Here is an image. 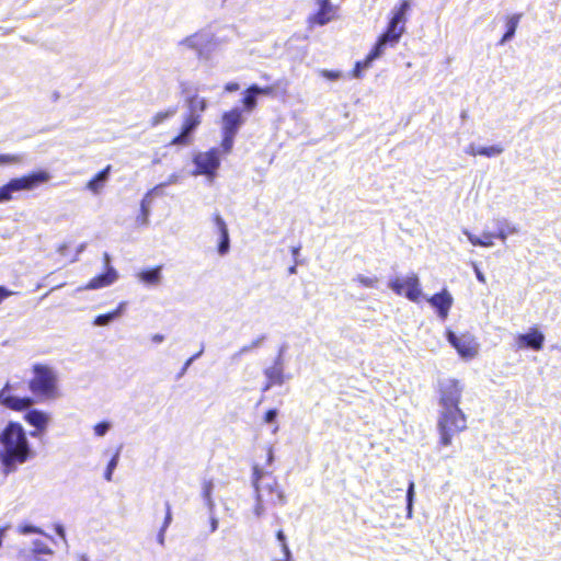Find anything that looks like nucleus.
Returning <instances> with one entry per match:
<instances>
[{"label": "nucleus", "instance_id": "864d4df0", "mask_svg": "<svg viewBox=\"0 0 561 561\" xmlns=\"http://www.w3.org/2000/svg\"><path fill=\"white\" fill-rule=\"evenodd\" d=\"M282 551L284 554V561H294L291 551L287 543L282 545Z\"/></svg>", "mask_w": 561, "mask_h": 561}, {"label": "nucleus", "instance_id": "c85d7f7f", "mask_svg": "<svg viewBox=\"0 0 561 561\" xmlns=\"http://www.w3.org/2000/svg\"><path fill=\"white\" fill-rule=\"evenodd\" d=\"M256 84L250 85L244 92L242 98L243 108L247 112H252L257 104V93L255 92Z\"/></svg>", "mask_w": 561, "mask_h": 561}, {"label": "nucleus", "instance_id": "4be33fe9", "mask_svg": "<svg viewBox=\"0 0 561 561\" xmlns=\"http://www.w3.org/2000/svg\"><path fill=\"white\" fill-rule=\"evenodd\" d=\"M496 228L495 237L502 242H505L510 234L518 233L519 229L517 226L510 222L506 218H497L494 220Z\"/></svg>", "mask_w": 561, "mask_h": 561}, {"label": "nucleus", "instance_id": "de8ad7c7", "mask_svg": "<svg viewBox=\"0 0 561 561\" xmlns=\"http://www.w3.org/2000/svg\"><path fill=\"white\" fill-rule=\"evenodd\" d=\"M180 89L182 94L187 98L188 95H192L194 92L197 93V88L192 87L190 82L181 81L180 82Z\"/></svg>", "mask_w": 561, "mask_h": 561}, {"label": "nucleus", "instance_id": "5fc2aeb1", "mask_svg": "<svg viewBox=\"0 0 561 561\" xmlns=\"http://www.w3.org/2000/svg\"><path fill=\"white\" fill-rule=\"evenodd\" d=\"M192 359H187L184 365L182 366L181 370L176 375V379H181L187 371L188 367L192 365Z\"/></svg>", "mask_w": 561, "mask_h": 561}, {"label": "nucleus", "instance_id": "7ed1b4c3", "mask_svg": "<svg viewBox=\"0 0 561 561\" xmlns=\"http://www.w3.org/2000/svg\"><path fill=\"white\" fill-rule=\"evenodd\" d=\"M252 485L254 494L263 499L267 504L273 506H284L287 504V496L276 478L257 465L253 466L252 469Z\"/></svg>", "mask_w": 561, "mask_h": 561}, {"label": "nucleus", "instance_id": "f257e3e1", "mask_svg": "<svg viewBox=\"0 0 561 561\" xmlns=\"http://www.w3.org/2000/svg\"><path fill=\"white\" fill-rule=\"evenodd\" d=\"M462 391V385L456 379H445L438 385L437 430L443 446H449L454 435L467 428V417L459 408Z\"/></svg>", "mask_w": 561, "mask_h": 561}, {"label": "nucleus", "instance_id": "b1692460", "mask_svg": "<svg viewBox=\"0 0 561 561\" xmlns=\"http://www.w3.org/2000/svg\"><path fill=\"white\" fill-rule=\"evenodd\" d=\"M381 55L382 53L379 50V47L374 46L364 60L356 61L355 67L353 69V77L360 78L362 72L368 69L371 66L373 61L381 57Z\"/></svg>", "mask_w": 561, "mask_h": 561}, {"label": "nucleus", "instance_id": "052dcab7", "mask_svg": "<svg viewBox=\"0 0 561 561\" xmlns=\"http://www.w3.org/2000/svg\"><path fill=\"white\" fill-rule=\"evenodd\" d=\"M12 293L4 286H0V304L8 298Z\"/></svg>", "mask_w": 561, "mask_h": 561}, {"label": "nucleus", "instance_id": "4468645a", "mask_svg": "<svg viewBox=\"0 0 561 561\" xmlns=\"http://www.w3.org/2000/svg\"><path fill=\"white\" fill-rule=\"evenodd\" d=\"M427 301L436 310L437 316L442 320H445L454 304V298L450 293L444 288L442 291L430 297Z\"/></svg>", "mask_w": 561, "mask_h": 561}, {"label": "nucleus", "instance_id": "c03bdc74", "mask_svg": "<svg viewBox=\"0 0 561 561\" xmlns=\"http://www.w3.org/2000/svg\"><path fill=\"white\" fill-rule=\"evenodd\" d=\"M19 533L22 535H31V534L46 535L39 527L31 525V524L20 525Z\"/></svg>", "mask_w": 561, "mask_h": 561}, {"label": "nucleus", "instance_id": "69168bd1", "mask_svg": "<svg viewBox=\"0 0 561 561\" xmlns=\"http://www.w3.org/2000/svg\"><path fill=\"white\" fill-rule=\"evenodd\" d=\"M276 539L280 542V546L284 545V543H287L286 542V536H285L283 530H278L276 533Z\"/></svg>", "mask_w": 561, "mask_h": 561}, {"label": "nucleus", "instance_id": "ea45409f", "mask_svg": "<svg viewBox=\"0 0 561 561\" xmlns=\"http://www.w3.org/2000/svg\"><path fill=\"white\" fill-rule=\"evenodd\" d=\"M234 135L222 134L221 148L225 153L231 152L234 144Z\"/></svg>", "mask_w": 561, "mask_h": 561}, {"label": "nucleus", "instance_id": "cd10ccee", "mask_svg": "<svg viewBox=\"0 0 561 561\" xmlns=\"http://www.w3.org/2000/svg\"><path fill=\"white\" fill-rule=\"evenodd\" d=\"M154 191L151 190L141 199L140 203V215L137 217L136 221L139 225L147 226L149 224V215H150V204H151V194Z\"/></svg>", "mask_w": 561, "mask_h": 561}, {"label": "nucleus", "instance_id": "423d86ee", "mask_svg": "<svg viewBox=\"0 0 561 561\" xmlns=\"http://www.w3.org/2000/svg\"><path fill=\"white\" fill-rule=\"evenodd\" d=\"M22 387L23 382L21 381H7L2 389L0 390V405L18 412H21L34 405L35 399L33 397H21L15 393Z\"/></svg>", "mask_w": 561, "mask_h": 561}, {"label": "nucleus", "instance_id": "2eb2a0df", "mask_svg": "<svg viewBox=\"0 0 561 561\" xmlns=\"http://www.w3.org/2000/svg\"><path fill=\"white\" fill-rule=\"evenodd\" d=\"M545 335L536 328L530 329L528 332L518 334L516 343L518 348H530L540 351L543 346Z\"/></svg>", "mask_w": 561, "mask_h": 561}, {"label": "nucleus", "instance_id": "0eeeda50", "mask_svg": "<svg viewBox=\"0 0 561 561\" xmlns=\"http://www.w3.org/2000/svg\"><path fill=\"white\" fill-rule=\"evenodd\" d=\"M193 163L195 164V170L192 172L194 176L204 175L213 182L221 163L219 149L211 148L205 152H197L193 157Z\"/></svg>", "mask_w": 561, "mask_h": 561}, {"label": "nucleus", "instance_id": "ddd939ff", "mask_svg": "<svg viewBox=\"0 0 561 561\" xmlns=\"http://www.w3.org/2000/svg\"><path fill=\"white\" fill-rule=\"evenodd\" d=\"M243 124L244 118L242 116V110L240 107H233L222 114L221 133L237 136Z\"/></svg>", "mask_w": 561, "mask_h": 561}, {"label": "nucleus", "instance_id": "37998d69", "mask_svg": "<svg viewBox=\"0 0 561 561\" xmlns=\"http://www.w3.org/2000/svg\"><path fill=\"white\" fill-rule=\"evenodd\" d=\"M23 154H0V165L20 163L23 161Z\"/></svg>", "mask_w": 561, "mask_h": 561}, {"label": "nucleus", "instance_id": "774afa93", "mask_svg": "<svg viewBox=\"0 0 561 561\" xmlns=\"http://www.w3.org/2000/svg\"><path fill=\"white\" fill-rule=\"evenodd\" d=\"M481 238H482V240L492 241V239H493V238H496V237H495V233H493V232L484 231V232L482 233V237H481Z\"/></svg>", "mask_w": 561, "mask_h": 561}, {"label": "nucleus", "instance_id": "473e14b6", "mask_svg": "<svg viewBox=\"0 0 561 561\" xmlns=\"http://www.w3.org/2000/svg\"><path fill=\"white\" fill-rule=\"evenodd\" d=\"M266 335L262 334L255 340H253L250 344L243 345L238 352H236L232 356V360H238L243 354H247L255 348H259L263 342L265 341Z\"/></svg>", "mask_w": 561, "mask_h": 561}, {"label": "nucleus", "instance_id": "338daca9", "mask_svg": "<svg viewBox=\"0 0 561 561\" xmlns=\"http://www.w3.org/2000/svg\"><path fill=\"white\" fill-rule=\"evenodd\" d=\"M103 263H104L105 270H107L108 266H112L111 265V256L107 252H104V254H103Z\"/></svg>", "mask_w": 561, "mask_h": 561}, {"label": "nucleus", "instance_id": "dca6fc26", "mask_svg": "<svg viewBox=\"0 0 561 561\" xmlns=\"http://www.w3.org/2000/svg\"><path fill=\"white\" fill-rule=\"evenodd\" d=\"M214 224L216 231L219 234V241L217 245L218 254L224 256L230 251V237L226 221L219 213L214 214Z\"/></svg>", "mask_w": 561, "mask_h": 561}, {"label": "nucleus", "instance_id": "0e129e2a", "mask_svg": "<svg viewBox=\"0 0 561 561\" xmlns=\"http://www.w3.org/2000/svg\"><path fill=\"white\" fill-rule=\"evenodd\" d=\"M151 341L154 343V344H160L164 341V335L161 334V333H156L151 336Z\"/></svg>", "mask_w": 561, "mask_h": 561}, {"label": "nucleus", "instance_id": "a18cd8bd", "mask_svg": "<svg viewBox=\"0 0 561 561\" xmlns=\"http://www.w3.org/2000/svg\"><path fill=\"white\" fill-rule=\"evenodd\" d=\"M265 503L266 502L263 499L255 495V505L253 508V513L257 518H261L265 514V512H266Z\"/></svg>", "mask_w": 561, "mask_h": 561}, {"label": "nucleus", "instance_id": "bb28decb", "mask_svg": "<svg viewBox=\"0 0 561 561\" xmlns=\"http://www.w3.org/2000/svg\"><path fill=\"white\" fill-rule=\"evenodd\" d=\"M523 14L522 13H515L511 16L507 18L506 20V31L504 33V35L502 36L501 41H500V45H504L505 43L510 42L511 39H513V37L515 36V33H516V30H517V26H518V23L522 19Z\"/></svg>", "mask_w": 561, "mask_h": 561}, {"label": "nucleus", "instance_id": "20e7f679", "mask_svg": "<svg viewBox=\"0 0 561 561\" xmlns=\"http://www.w3.org/2000/svg\"><path fill=\"white\" fill-rule=\"evenodd\" d=\"M33 377L28 381V389L38 401L56 399L58 392V377L56 371L44 364H34Z\"/></svg>", "mask_w": 561, "mask_h": 561}, {"label": "nucleus", "instance_id": "9b49d317", "mask_svg": "<svg viewBox=\"0 0 561 561\" xmlns=\"http://www.w3.org/2000/svg\"><path fill=\"white\" fill-rule=\"evenodd\" d=\"M405 25L400 22L389 21L387 30L378 37L375 47L383 54L387 46L393 47L401 38Z\"/></svg>", "mask_w": 561, "mask_h": 561}, {"label": "nucleus", "instance_id": "aec40b11", "mask_svg": "<svg viewBox=\"0 0 561 561\" xmlns=\"http://www.w3.org/2000/svg\"><path fill=\"white\" fill-rule=\"evenodd\" d=\"M112 165H106L99 171L87 184L85 188L94 195H99L110 180Z\"/></svg>", "mask_w": 561, "mask_h": 561}, {"label": "nucleus", "instance_id": "3c124183", "mask_svg": "<svg viewBox=\"0 0 561 561\" xmlns=\"http://www.w3.org/2000/svg\"><path fill=\"white\" fill-rule=\"evenodd\" d=\"M255 92L257 93V95H272L274 94L275 92V88L272 87V85H267V87H260L256 84V89H255Z\"/></svg>", "mask_w": 561, "mask_h": 561}, {"label": "nucleus", "instance_id": "6ab92c4d", "mask_svg": "<svg viewBox=\"0 0 561 561\" xmlns=\"http://www.w3.org/2000/svg\"><path fill=\"white\" fill-rule=\"evenodd\" d=\"M185 106L187 111L185 115L202 119V114L207 110L208 103L205 98L194 92L185 98Z\"/></svg>", "mask_w": 561, "mask_h": 561}, {"label": "nucleus", "instance_id": "680f3d73", "mask_svg": "<svg viewBox=\"0 0 561 561\" xmlns=\"http://www.w3.org/2000/svg\"><path fill=\"white\" fill-rule=\"evenodd\" d=\"M225 90L227 92H234V91L239 90V84L237 82H228L225 85Z\"/></svg>", "mask_w": 561, "mask_h": 561}, {"label": "nucleus", "instance_id": "f3484780", "mask_svg": "<svg viewBox=\"0 0 561 561\" xmlns=\"http://www.w3.org/2000/svg\"><path fill=\"white\" fill-rule=\"evenodd\" d=\"M117 278H118L117 271L113 266H108V268L105 270L104 273L91 278L84 287H80L78 290H82V289L92 290V289L103 288V287L110 286L113 283H115Z\"/></svg>", "mask_w": 561, "mask_h": 561}, {"label": "nucleus", "instance_id": "8fccbe9b", "mask_svg": "<svg viewBox=\"0 0 561 561\" xmlns=\"http://www.w3.org/2000/svg\"><path fill=\"white\" fill-rule=\"evenodd\" d=\"M122 446L115 451L111 460L108 461L106 468L114 471L118 465L119 461V455H121Z\"/></svg>", "mask_w": 561, "mask_h": 561}, {"label": "nucleus", "instance_id": "6e6d98bb", "mask_svg": "<svg viewBox=\"0 0 561 561\" xmlns=\"http://www.w3.org/2000/svg\"><path fill=\"white\" fill-rule=\"evenodd\" d=\"M165 533H167V529L160 527V529H159V531L157 534V541L162 547L165 543Z\"/></svg>", "mask_w": 561, "mask_h": 561}, {"label": "nucleus", "instance_id": "603ef678", "mask_svg": "<svg viewBox=\"0 0 561 561\" xmlns=\"http://www.w3.org/2000/svg\"><path fill=\"white\" fill-rule=\"evenodd\" d=\"M284 350H285V346H282L277 357L274 360V364L272 365L273 367H275V368H284V362H283Z\"/></svg>", "mask_w": 561, "mask_h": 561}, {"label": "nucleus", "instance_id": "4d7b16f0", "mask_svg": "<svg viewBox=\"0 0 561 561\" xmlns=\"http://www.w3.org/2000/svg\"><path fill=\"white\" fill-rule=\"evenodd\" d=\"M473 270H474V274H476L477 279L480 283L485 284V282H486L485 276H484V274L481 272V270L476 264H473Z\"/></svg>", "mask_w": 561, "mask_h": 561}, {"label": "nucleus", "instance_id": "4c0bfd02", "mask_svg": "<svg viewBox=\"0 0 561 561\" xmlns=\"http://www.w3.org/2000/svg\"><path fill=\"white\" fill-rule=\"evenodd\" d=\"M353 280L358 282L360 285L367 288H375L378 283V278L376 276L368 277L362 274H358Z\"/></svg>", "mask_w": 561, "mask_h": 561}, {"label": "nucleus", "instance_id": "58836bf2", "mask_svg": "<svg viewBox=\"0 0 561 561\" xmlns=\"http://www.w3.org/2000/svg\"><path fill=\"white\" fill-rule=\"evenodd\" d=\"M465 234L467 236V238L470 241V243L473 244V245L485 247V248H490V247L493 245V241L482 240V238H479V237L470 233L467 230L465 231Z\"/></svg>", "mask_w": 561, "mask_h": 561}, {"label": "nucleus", "instance_id": "a878e982", "mask_svg": "<svg viewBox=\"0 0 561 561\" xmlns=\"http://www.w3.org/2000/svg\"><path fill=\"white\" fill-rule=\"evenodd\" d=\"M33 556H26L24 551H20V557H24V561H44L38 558V554H53V550L42 540L36 539L33 541L32 548Z\"/></svg>", "mask_w": 561, "mask_h": 561}, {"label": "nucleus", "instance_id": "e433bc0d", "mask_svg": "<svg viewBox=\"0 0 561 561\" xmlns=\"http://www.w3.org/2000/svg\"><path fill=\"white\" fill-rule=\"evenodd\" d=\"M414 496H415V484L413 481H410L409 485H408V490H407V496H405L408 517L412 516Z\"/></svg>", "mask_w": 561, "mask_h": 561}, {"label": "nucleus", "instance_id": "39448f33", "mask_svg": "<svg viewBox=\"0 0 561 561\" xmlns=\"http://www.w3.org/2000/svg\"><path fill=\"white\" fill-rule=\"evenodd\" d=\"M50 174L46 170H38L26 175L11 179L8 183L0 186V203H7L13 199L15 193L23 191H33L47 183Z\"/></svg>", "mask_w": 561, "mask_h": 561}, {"label": "nucleus", "instance_id": "a211bd4d", "mask_svg": "<svg viewBox=\"0 0 561 561\" xmlns=\"http://www.w3.org/2000/svg\"><path fill=\"white\" fill-rule=\"evenodd\" d=\"M211 36L208 32H196L180 42V45L195 50L199 56L204 48L210 43Z\"/></svg>", "mask_w": 561, "mask_h": 561}, {"label": "nucleus", "instance_id": "e2e57ef3", "mask_svg": "<svg viewBox=\"0 0 561 561\" xmlns=\"http://www.w3.org/2000/svg\"><path fill=\"white\" fill-rule=\"evenodd\" d=\"M477 150H478V148L474 146V144H470V145L466 148L465 152H466L467 154H470V156H478V154H479V152H477Z\"/></svg>", "mask_w": 561, "mask_h": 561}, {"label": "nucleus", "instance_id": "7c9ffc66", "mask_svg": "<svg viewBox=\"0 0 561 561\" xmlns=\"http://www.w3.org/2000/svg\"><path fill=\"white\" fill-rule=\"evenodd\" d=\"M264 376L275 386H282L285 382L284 368L267 367L264 369Z\"/></svg>", "mask_w": 561, "mask_h": 561}, {"label": "nucleus", "instance_id": "72a5a7b5", "mask_svg": "<svg viewBox=\"0 0 561 561\" xmlns=\"http://www.w3.org/2000/svg\"><path fill=\"white\" fill-rule=\"evenodd\" d=\"M176 113V107H170L167 111L158 112L151 119V126L156 127L164 121L173 117Z\"/></svg>", "mask_w": 561, "mask_h": 561}, {"label": "nucleus", "instance_id": "393cba45", "mask_svg": "<svg viewBox=\"0 0 561 561\" xmlns=\"http://www.w3.org/2000/svg\"><path fill=\"white\" fill-rule=\"evenodd\" d=\"M318 12L311 18V21L318 25H324L331 20L332 4L330 0H317Z\"/></svg>", "mask_w": 561, "mask_h": 561}, {"label": "nucleus", "instance_id": "c9c22d12", "mask_svg": "<svg viewBox=\"0 0 561 561\" xmlns=\"http://www.w3.org/2000/svg\"><path fill=\"white\" fill-rule=\"evenodd\" d=\"M504 151V148L501 145H493L489 147H478L477 152L479 156H484L488 158L500 156Z\"/></svg>", "mask_w": 561, "mask_h": 561}, {"label": "nucleus", "instance_id": "f03ea898", "mask_svg": "<svg viewBox=\"0 0 561 561\" xmlns=\"http://www.w3.org/2000/svg\"><path fill=\"white\" fill-rule=\"evenodd\" d=\"M36 453L21 423L9 421L0 432L1 472L9 476L25 462L32 460Z\"/></svg>", "mask_w": 561, "mask_h": 561}, {"label": "nucleus", "instance_id": "13d9d810", "mask_svg": "<svg viewBox=\"0 0 561 561\" xmlns=\"http://www.w3.org/2000/svg\"><path fill=\"white\" fill-rule=\"evenodd\" d=\"M209 524H210V531L215 533L218 529V519L214 515V513L209 514Z\"/></svg>", "mask_w": 561, "mask_h": 561}, {"label": "nucleus", "instance_id": "5701e85b", "mask_svg": "<svg viewBox=\"0 0 561 561\" xmlns=\"http://www.w3.org/2000/svg\"><path fill=\"white\" fill-rule=\"evenodd\" d=\"M139 282L149 286H157L162 279V266L142 270L137 274Z\"/></svg>", "mask_w": 561, "mask_h": 561}, {"label": "nucleus", "instance_id": "9d476101", "mask_svg": "<svg viewBox=\"0 0 561 561\" xmlns=\"http://www.w3.org/2000/svg\"><path fill=\"white\" fill-rule=\"evenodd\" d=\"M447 340L462 358H472L478 353L479 345L470 334L457 335L455 332L448 330Z\"/></svg>", "mask_w": 561, "mask_h": 561}, {"label": "nucleus", "instance_id": "412c9836", "mask_svg": "<svg viewBox=\"0 0 561 561\" xmlns=\"http://www.w3.org/2000/svg\"><path fill=\"white\" fill-rule=\"evenodd\" d=\"M126 307H127L126 301L119 302L115 310L107 312V313L96 316L93 320V325H95V327L108 325L110 323L117 320L118 318H121L124 314Z\"/></svg>", "mask_w": 561, "mask_h": 561}, {"label": "nucleus", "instance_id": "f704fd0d", "mask_svg": "<svg viewBox=\"0 0 561 561\" xmlns=\"http://www.w3.org/2000/svg\"><path fill=\"white\" fill-rule=\"evenodd\" d=\"M277 416H278V410L277 409H270L265 412L263 416V422L265 424L274 425L272 433L276 434L279 430V426L277 424Z\"/></svg>", "mask_w": 561, "mask_h": 561}, {"label": "nucleus", "instance_id": "49530a36", "mask_svg": "<svg viewBox=\"0 0 561 561\" xmlns=\"http://www.w3.org/2000/svg\"><path fill=\"white\" fill-rule=\"evenodd\" d=\"M318 72L321 77H323L328 80H331V81L339 80L342 76L340 71L328 70V69H320Z\"/></svg>", "mask_w": 561, "mask_h": 561}, {"label": "nucleus", "instance_id": "f8f14e48", "mask_svg": "<svg viewBox=\"0 0 561 561\" xmlns=\"http://www.w3.org/2000/svg\"><path fill=\"white\" fill-rule=\"evenodd\" d=\"M202 119L197 117H192L184 115L183 124L181 127V131L179 135H176L172 141L171 145L174 146H187L191 144L193 134L197 129V127L201 125Z\"/></svg>", "mask_w": 561, "mask_h": 561}, {"label": "nucleus", "instance_id": "2f4dec72", "mask_svg": "<svg viewBox=\"0 0 561 561\" xmlns=\"http://www.w3.org/2000/svg\"><path fill=\"white\" fill-rule=\"evenodd\" d=\"M411 8L410 0H400V4L393 9V14L390 20L400 22L405 25L407 13Z\"/></svg>", "mask_w": 561, "mask_h": 561}, {"label": "nucleus", "instance_id": "a19ab883", "mask_svg": "<svg viewBox=\"0 0 561 561\" xmlns=\"http://www.w3.org/2000/svg\"><path fill=\"white\" fill-rule=\"evenodd\" d=\"M180 180H181V175L179 173H172V174H170L168 176V179L164 182L158 184L153 188V191L158 192L159 190H161L163 187H167V186H170V185H173V184H178L180 182Z\"/></svg>", "mask_w": 561, "mask_h": 561}, {"label": "nucleus", "instance_id": "79ce46f5", "mask_svg": "<svg viewBox=\"0 0 561 561\" xmlns=\"http://www.w3.org/2000/svg\"><path fill=\"white\" fill-rule=\"evenodd\" d=\"M111 427H112V424L108 421H102V422L98 423L96 425H94V428H93L94 434L98 437H103L108 433Z\"/></svg>", "mask_w": 561, "mask_h": 561}, {"label": "nucleus", "instance_id": "6e6552de", "mask_svg": "<svg viewBox=\"0 0 561 561\" xmlns=\"http://www.w3.org/2000/svg\"><path fill=\"white\" fill-rule=\"evenodd\" d=\"M388 287L397 295H404L407 299L417 302L421 295L420 278L415 273H411L404 278L394 277L388 282Z\"/></svg>", "mask_w": 561, "mask_h": 561}, {"label": "nucleus", "instance_id": "1a4fd4ad", "mask_svg": "<svg viewBox=\"0 0 561 561\" xmlns=\"http://www.w3.org/2000/svg\"><path fill=\"white\" fill-rule=\"evenodd\" d=\"M24 411L23 420L34 430L30 432L33 438H41L48 430L51 422V415L43 410L30 407Z\"/></svg>", "mask_w": 561, "mask_h": 561}, {"label": "nucleus", "instance_id": "09e8293b", "mask_svg": "<svg viewBox=\"0 0 561 561\" xmlns=\"http://www.w3.org/2000/svg\"><path fill=\"white\" fill-rule=\"evenodd\" d=\"M172 523V511L169 502H165V516L161 528L168 529Z\"/></svg>", "mask_w": 561, "mask_h": 561}, {"label": "nucleus", "instance_id": "c756f323", "mask_svg": "<svg viewBox=\"0 0 561 561\" xmlns=\"http://www.w3.org/2000/svg\"><path fill=\"white\" fill-rule=\"evenodd\" d=\"M213 491H214V482L211 480H204L202 485V497L205 502V505L208 508V513L213 514L215 512V502L213 500Z\"/></svg>", "mask_w": 561, "mask_h": 561}, {"label": "nucleus", "instance_id": "bf43d9fd", "mask_svg": "<svg viewBox=\"0 0 561 561\" xmlns=\"http://www.w3.org/2000/svg\"><path fill=\"white\" fill-rule=\"evenodd\" d=\"M55 531L56 534L62 539L66 541V531H65V527L60 524H57L55 525Z\"/></svg>", "mask_w": 561, "mask_h": 561}]
</instances>
